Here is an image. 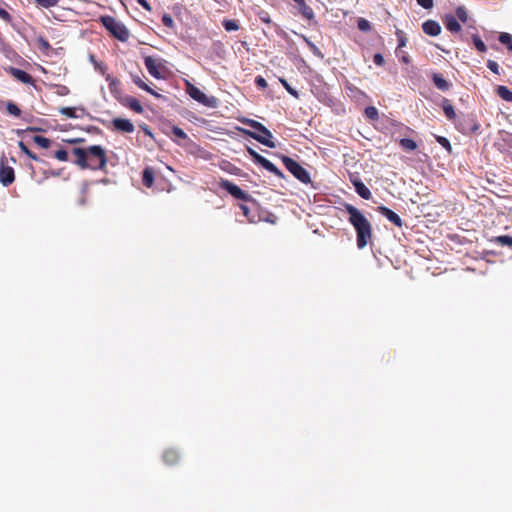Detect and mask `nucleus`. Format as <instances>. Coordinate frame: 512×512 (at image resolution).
I'll use <instances>...</instances> for the list:
<instances>
[{
  "instance_id": "obj_27",
  "label": "nucleus",
  "mask_w": 512,
  "mask_h": 512,
  "mask_svg": "<svg viewBox=\"0 0 512 512\" xmlns=\"http://www.w3.org/2000/svg\"><path fill=\"white\" fill-rule=\"evenodd\" d=\"M18 147L21 152L27 155L30 159L34 161H41V159L35 153H33L23 141L18 142Z\"/></svg>"
},
{
  "instance_id": "obj_1",
  "label": "nucleus",
  "mask_w": 512,
  "mask_h": 512,
  "mask_svg": "<svg viewBox=\"0 0 512 512\" xmlns=\"http://www.w3.org/2000/svg\"><path fill=\"white\" fill-rule=\"evenodd\" d=\"M74 163L81 169L103 170L107 165L106 151L100 145H93L87 149L74 148Z\"/></svg>"
},
{
  "instance_id": "obj_47",
  "label": "nucleus",
  "mask_w": 512,
  "mask_h": 512,
  "mask_svg": "<svg viewBox=\"0 0 512 512\" xmlns=\"http://www.w3.org/2000/svg\"><path fill=\"white\" fill-rule=\"evenodd\" d=\"M373 61L378 66H383L385 64V60L382 54L376 53L373 57Z\"/></svg>"
},
{
  "instance_id": "obj_44",
  "label": "nucleus",
  "mask_w": 512,
  "mask_h": 512,
  "mask_svg": "<svg viewBox=\"0 0 512 512\" xmlns=\"http://www.w3.org/2000/svg\"><path fill=\"white\" fill-rule=\"evenodd\" d=\"M487 67L495 74L499 75V65L497 62L493 61V60H488L487 61Z\"/></svg>"
},
{
  "instance_id": "obj_11",
  "label": "nucleus",
  "mask_w": 512,
  "mask_h": 512,
  "mask_svg": "<svg viewBox=\"0 0 512 512\" xmlns=\"http://www.w3.org/2000/svg\"><path fill=\"white\" fill-rule=\"evenodd\" d=\"M144 64L151 76H153L156 79L162 78V64L159 62L158 59L152 56H147L144 59Z\"/></svg>"
},
{
  "instance_id": "obj_12",
  "label": "nucleus",
  "mask_w": 512,
  "mask_h": 512,
  "mask_svg": "<svg viewBox=\"0 0 512 512\" xmlns=\"http://www.w3.org/2000/svg\"><path fill=\"white\" fill-rule=\"evenodd\" d=\"M377 211L381 215L386 217L390 222H392L397 227L401 228L403 226V221L400 218V216L398 214H396L394 211H392L391 209H389L388 207H386V206H379L377 208Z\"/></svg>"
},
{
  "instance_id": "obj_35",
  "label": "nucleus",
  "mask_w": 512,
  "mask_h": 512,
  "mask_svg": "<svg viewBox=\"0 0 512 512\" xmlns=\"http://www.w3.org/2000/svg\"><path fill=\"white\" fill-rule=\"evenodd\" d=\"M6 110L9 114L13 116L19 117L21 115L20 108L12 102L7 103Z\"/></svg>"
},
{
  "instance_id": "obj_17",
  "label": "nucleus",
  "mask_w": 512,
  "mask_h": 512,
  "mask_svg": "<svg viewBox=\"0 0 512 512\" xmlns=\"http://www.w3.org/2000/svg\"><path fill=\"white\" fill-rule=\"evenodd\" d=\"M162 459L167 465H175L180 460V454L176 449L169 448L164 451Z\"/></svg>"
},
{
  "instance_id": "obj_58",
  "label": "nucleus",
  "mask_w": 512,
  "mask_h": 512,
  "mask_svg": "<svg viewBox=\"0 0 512 512\" xmlns=\"http://www.w3.org/2000/svg\"><path fill=\"white\" fill-rule=\"evenodd\" d=\"M507 144L510 148H512V135H510L509 139L507 140Z\"/></svg>"
},
{
  "instance_id": "obj_56",
  "label": "nucleus",
  "mask_w": 512,
  "mask_h": 512,
  "mask_svg": "<svg viewBox=\"0 0 512 512\" xmlns=\"http://www.w3.org/2000/svg\"><path fill=\"white\" fill-rule=\"evenodd\" d=\"M401 61L407 64V63H409V57L404 55L401 57Z\"/></svg>"
},
{
  "instance_id": "obj_45",
  "label": "nucleus",
  "mask_w": 512,
  "mask_h": 512,
  "mask_svg": "<svg viewBox=\"0 0 512 512\" xmlns=\"http://www.w3.org/2000/svg\"><path fill=\"white\" fill-rule=\"evenodd\" d=\"M417 4L424 9H431L433 7V0H416Z\"/></svg>"
},
{
  "instance_id": "obj_33",
  "label": "nucleus",
  "mask_w": 512,
  "mask_h": 512,
  "mask_svg": "<svg viewBox=\"0 0 512 512\" xmlns=\"http://www.w3.org/2000/svg\"><path fill=\"white\" fill-rule=\"evenodd\" d=\"M365 116L370 120H377L379 118L378 110L374 106H368L364 111Z\"/></svg>"
},
{
  "instance_id": "obj_39",
  "label": "nucleus",
  "mask_w": 512,
  "mask_h": 512,
  "mask_svg": "<svg viewBox=\"0 0 512 512\" xmlns=\"http://www.w3.org/2000/svg\"><path fill=\"white\" fill-rule=\"evenodd\" d=\"M60 112L68 118H77L76 110L73 107H63Z\"/></svg>"
},
{
  "instance_id": "obj_14",
  "label": "nucleus",
  "mask_w": 512,
  "mask_h": 512,
  "mask_svg": "<svg viewBox=\"0 0 512 512\" xmlns=\"http://www.w3.org/2000/svg\"><path fill=\"white\" fill-rule=\"evenodd\" d=\"M422 30L426 35L435 37L441 33V26L437 21L429 19L422 24Z\"/></svg>"
},
{
  "instance_id": "obj_24",
  "label": "nucleus",
  "mask_w": 512,
  "mask_h": 512,
  "mask_svg": "<svg viewBox=\"0 0 512 512\" xmlns=\"http://www.w3.org/2000/svg\"><path fill=\"white\" fill-rule=\"evenodd\" d=\"M106 80L108 81V86H109V90L111 92V94H113L115 97L118 96V94L120 93V81L114 77H112L111 75H108L106 77Z\"/></svg>"
},
{
  "instance_id": "obj_8",
  "label": "nucleus",
  "mask_w": 512,
  "mask_h": 512,
  "mask_svg": "<svg viewBox=\"0 0 512 512\" xmlns=\"http://www.w3.org/2000/svg\"><path fill=\"white\" fill-rule=\"evenodd\" d=\"M15 181V171L13 167L7 163V158L2 156L0 158V183L8 187Z\"/></svg>"
},
{
  "instance_id": "obj_57",
  "label": "nucleus",
  "mask_w": 512,
  "mask_h": 512,
  "mask_svg": "<svg viewBox=\"0 0 512 512\" xmlns=\"http://www.w3.org/2000/svg\"><path fill=\"white\" fill-rule=\"evenodd\" d=\"M143 130H144V132H145V134H146V135H149V136H151V135H152V133H151V131L149 130V128H148V127H144V128H143Z\"/></svg>"
},
{
  "instance_id": "obj_36",
  "label": "nucleus",
  "mask_w": 512,
  "mask_h": 512,
  "mask_svg": "<svg viewBox=\"0 0 512 512\" xmlns=\"http://www.w3.org/2000/svg\"><path fill=\"white\" fill-rule=\"evenodd\" d=\"M396 36H397V40H398V49L406 46L407 44V38L405 36V33L400 30V29H397L396 32H395Z\"/></svg>"
},
{
  "instance_id": "obj_23",
  "label": "nucleus",
  "mask_w": 512,
  "mask_h": 512,
  "mask_svg": "<svg viewBox=\"0 0 512 512\" xmlns=\"http://www.w3.org/2000/svg\"><path fill=\"white\" fill-rule=\"evenodd\" d=\"M442 108H443L444 114L447 119L455 120L456 113H455L453 105L451 104V102L448 99H443Z\"/></svg>"
},
{
  "instance_id": "obj_40",
  "label": "nucleus",
  "mask_w": 512,
  "mask_h": 512,
  "mask_svg": "<svg viewBox=\"0 0 512 512\" xmlns=\"http://www.w3.org/2000/svg\"><path fill=\"white\" fill-rule=\"evenodd\" d=\"M162 23L164 26L168 27V28H174L175 26V23H174V20L172 18V16L170 14H167L165 13L163 16H162Z\"/></svg>"
},
{
  "instance_id": "obj_28",
  "label": "nucleus",
  "mask_w": 512,
  "mask_h": 512,
  "mask_svg": "<svg viewBox=\"0 0 512 512\" xmlns=\"http://www.w3.org/2000/svg\"><path fill=\"white\" fill-rule=\"evenodd\" d=\"M222 25L225 28V30L228 32L237 31L240 28L238 21L233 20V19H224L222 21Z\"/></svg>"
},
{
  "instance_id": "obj_13",
  "label": "nucleus",
  "mask_w": 512,
  "mask_h": 512,
  "mask_svg": "<svg viewBox=\"0 0 512 512\" xmlns=\"http://www.w3.org/2000/svg\"><path fill=\"white\" fill-rule=\"evenodd\" d=\"M112 124L116 130L124 133H132L135 129L133 123L124 118H114Z\"/></svg>"
},
{
  "instance_id": "obj_21",
  "label": "nucleus",
  "mask_w": 512,
  "mask_h": 512,
  "mask_svg": "<svg viewBox=\"0 0 512 512\" xmlns=\"http://www.w3.org/2000/svg\"><path fill=\"white\" fill-rule=\"evenodd\" d=\"M154 171L150 167H146L142 173V183L145 187L151 188L154 184Z\"/></svg>"
},
{
  "instance_id": "obj_55",
  "label": "nucleus",
  "mask_w": 512,
  "mask_h": 512,
  "mask_svg": "<svg viewBox=\"0 0 512 512\" xmlns=\"http://www.w3.org/2000/svg\"><path fill=\"white\" fill-rule=\"evenodd\" d=\"M41 129L37 128V127H28L25 131H28V132H36V131H40Z\"/></svg>"
},
{
  "instance_id": "obj_30",
  "label": "nucleus",
  "mask_w": 512,
  "mask_h": 512,
  "mask_svg": "<svg viewBox=\"0 0 512 512\" xmlns=\"http://www.w3.org/2000/svg\"><path fill=\"white\" fill-rule=\"evenodd\" d=\"M472 41H473V44H474L475 48L479 52H481V53L486 52L487 47H486L485 43L482 41V39L478 35L473 34L472 35Z\"/></svg>"
},
{
  "instance_id": "obj_26",
  "label": "nucleus",
  "mask_w": 512,
  "mask_h": 512,
  "mask_svg": "<svg viewBox=\"0 0 512 512\" xmlns=\"http://www.w3.org/2000/svg\"><path fill=\"white\" fill-rule=\"evenodd\" d=\"M399 145L401 146V148L403 150L408 151V152L414 151L418 147L417 143L413 139H409V138L400 139Z\"/></svg>"
},
{
  "instance_id": "obj_18",
  "label": "nucleus",
  "mask_w": 512,
  "mask_h": 512,
  "mask_svg": "<svg viewBox=\"0 0 512 512\" xmlns=\"http://www.w3.org/2000/svg\"><path fill=\"white\" fill-rule=\"evenodd\" d=\"M432 81L434 85L441 91H448L451 87V84L443 77L442 74L433 73Z\"/></svg>"
},
{
  "instance_id": "obj_7",
  "label": "nucleus",
  "mask_w": 512,
  "mask_h": 512,
  "mask_svg": "<svg viewBox=\"0 0 512 512\" xmlns=\"http://www.w3.org/2000/svg\"><path fill=\"white\" fill-rule=\"evenodd\" d=\"M247 151H248L249 155L253 158V161L255 163L261 165L267 171H269L270 173H272L273 175H275L279 178L284 177V174L276 165H274L271 161H269L268 159H266L265 157L260 155L254 149H252L251 147H247Z\"/></svg>"
},
{
  "instance_id": "obj_32",
  "label": "nucleus",
  "mask_w": 512,
  "mask_h": 512,
  "mask_svg": "<svg viewBox=\"0 0 512 512\" xmlns=\"http://www.w3.org/2000/svg\"><path fill=\"white\" fill-rule=\"evenodd\" d=\"M498 40L501 44L506 45L508 49L512 45V36L507 32H501L498 36Z\"/></svg>"
},
{
  "instance_id": "obj_19",
  "label": "nucleus",
  "mask_w": 512,
  "mask_h": 512,
  "mask_svg": "<svg viewBox=\"0 0 512 512\" xmlns=\"http://www.w3.org/2000/svg\"><path fill=\"white\" fill-rule=\"evenodd\" d=\"M123 104L138 114L143 113V107H142L141 103L139 102V100L136 99L135 97L127 96L123 100Z\"/></svg>"
},
{
  "instance_id": "obj_9",
  "label": "nucleus",
  "mask_w": 512,
  "mask_h": 512,
  "mask_svg": "<svg viewBox=\"0 0 512 512\" xmlns=\"http://www.w3.org/2000/svg\"><path fill=\"white\" fill-rule=\"evenodd\" d=\"M219 186L229 192L236 199L243 201H248L251 199V196L247 192L243 191L240 187L227 179H221Z\"/></svg>"
},
{
  "instance_id": "obj_16",
  "label": "nucleus",
  "mask_w": 512,
  "mask_h": 512,
  "mask_svg": "<svg viewBox=\"0 0 512 512\" xmlns=\"http://www.w3.org/2000/svg\"><path fill=\"white\" fill-rule=\"evenodd\" d=\"M443 23L448 31L451 33H458L461 31V25L457 18L452 14L445 15Z\"/></svg>"
},
{
  "instance_id": "obj_48",
  "label": "nucleus",
  "mask_w": 512,
  "mask_h": 512,
  "mask_svg": "<svg viewBox=\"0 0 512 512\" xmlns=\"http://www.w3.org/2000/svg\"><path fill=\"white\" fill-rule=\"evenodd\" d=\"M259 18L262 22L264 23H267V24H270L271 23V19H270V16L269 14L266 12V11H261L259 13Z\"/></svg>"
},
{
  "instance_id": "obj_4",
  "label": "nucleus",
  "mask_w": 512,
  "mask_h": 512,
  "mask_svg": "<svg viewBox=\"0 0 512 512\" xmlns=\"http://www.w3.org/2000/svg\"><path fill=\"white\" fill-rule=\"evenodd\" d=\"M99 22L103 25V27L109 32V34L113 38L121 42H127L129 40V29L115 17L103 15L99 17Z\"/></svg>"
},
{
  "instance_id": "obj_5",
  "label": "nucleus",
  "mask_w": 512,
  "mask_h": 512,
  "mask_svg": "<svg viewBox=\"0 0 512 512\" xmlns=\"http://www.w3.org/2000/svg\"><path fill=\"white\" fill-rule=\"evenodd\" d=\"M282 162L286 169L300 182H302L303 184L311 183L309 172L303 166H301L296 160L288 156H283Z\"/></svg>"
},
{
  "instance_id": "obj_15",
  "label": "nucleus",
  "mask_w": 512,
  "mask_h": 512,
  "mask_svg": "<svg viewBox=\"0 0 512 512\" xmlns=\"http://www.w3.org/2000/svg\"><path fill=\"white\" fill-rule=\"evenodd\" d=\"M351 182L361 198L369 200L372 197L371 191L360 179H351Z\"/></svg>"
},
{
  "instance_id": "obj_53",
  "label": "nucleus",
  "mask_w": 512,
  "mask_h": 512,
  "mask_svg": "<svg viewBox=\"0 0 512 512\" xmlns=\"http://www.w3.org/2000/svg\"><path fill=\"white\" fill-rule=\"evenodd\" d=\"M39 42L41 43L43 48H45V49L51 48V46L47 40L40 38Z\"/></svg>"
},
{
  "instance_id": "obj_49",
  "label": "nucleus",
  "mask_w": 512,
  "mask_h": 512,
  "mask_svg": "<svg viewBox=\"0 0 512 512\" xmlns=\"http://www.w3.org/2000/svg\"><path fill=\"white\" fill-rule=\"evenodd\" d=\"M306 43L308 44V46L310 47V49L313 51L314 54L316 55H321L319 49L317 48V46L312 43L311 41H309L306 37H304Z\"/></svg>"
},
{
  "instance_id": "obj_52",
  "label": "nucleus",
  "mask_w": 512,
  "mask_h": 512,
  "mask_svg": "<svg viewBox=\"0 0 512 512\" xmlns=\"http://www.w3.org/2000/svg\"><path fill=\"white\" fill-rule=\"evenodd\" d=\"M137 1L145 10H147V11L152 10L150 4L146 0H137Z\"/></svg>"
},
{
  "instance_id": "obj_29",
  "label": "nucleus",
  "mask_w": 512,
  "mask_h": 512,
  "mask_svg": "<svg viewBox=\"0 0 512 512\" xmlns=\"http://www.w3.org/2000/svg\"><path fill=\"white\" fill-rule=\"evenodd\" d=\"M33 142L43 149H47L51 145L50 139L43 137V136H39V135H36L33 137Z\"/></svg>"
},
{
  "instance_id": "obj_2",
  "label": "nucleus",
  "mask_w": 512,
  "mask_h": 512,
  "mask_svg": "<svg viewBox=\"0 0 512 512\" xmlns=\"http://www.w3.org/2000/svg\"><path fill=\"white\" fill-rule=\"evenodd\" d=\"M346 212L349 214L348 221L356 231V242L359 249L367 246L372 238V226L369 220L361 213V211L353 205L345 206Z\"/></svg>"
},
{
  "instance_id": "obj_54",
  "label": "nucleus",
  "mask_w": 512,
  "mask_h": 512,
  "mask_svg": "<svg viewBox=\"0 0 512 512\" xmlns=\"http://www.w3.org/2000/svg\"><path fill=\"white\" fill-rule=\"evenodd\" d=\"M68 143H80V142H84V139L82 138H75V139H70V140H67Z\"/></svg>"
},
{
  "instance_id": "obj_42",
  "label": "nucleus",
  "mask_w": 512,
  "mask_h": 512,
  "mask_svg": "<svg viewBox=\"0 0 512 512\" xmlns=\"http://www.w3.org/2000/svg\"><path fill=\"white\" fill-rule=\"evenodd\" d=\"M357 26L361 31H368L370 29V23L364 18H360L357 22Z\"/></svg>"
},
{
  "instance_id": "obj_31",
  "label": "nucleus",
  "mask_w": 512,
  "mask_h": 512,
  "mask_svg": "<svg viewBox=\"0 0 512 512\" xmlns=\"http://www.w3.org/2000/svg\"><path fill=\"white\" fill-rule=\"evenodd\" d=\"M456 15H454L457 20H460L462 23H466L468 21V13L464 6H459L456 8Z\"/></svg>"
},
{
  "instance_id": "obj_3",
  "label": "nucleus",
  "mask_w": 512,
  "mask_h": 512,
  "mask_svg": "<svg viewBox=\"0 0 512 512\" xmlns=\"http://www.w3.org/2000/svg\"><path fill=\"white\" fill-rule=\"evenodd\" d=\"M241 122L255 130L241 129L244 134L269 148L276 147L272 133L262 123L248 118L242 119Z\"/></svg>"
},
{
  "instance_id": "obj_25",
  "label": "nucleus",
  "mask_w": 512,
  "mask_h": 512,
  "mask_svg": "<svg viewBox=\"0 0 512 512\" xmlns=\"http://www.w3.org/2000/svg\"><path fill=\"white\" fill-rule=\"evenodd\" d=\"M496 93L502 100L512 102V91L508 87L499 85L496 88Z\"/></svg>"
},
{
  "instance_id": "obj_10",
  "label": "nucleus",
  "mask_w": 512,
  "mask_h": 512,
  "mask_svg": "<svg viewBox=\"0 0 512 512\" xmlns=\"http://www.w3.org/2000/svg\"><path fill=\"white\" fill-rule=\"evenodd\" d=\"M295 2V8L297 9V14H299L303 19L309 22V24H317L315 20V14L313 9L306 3V0H293Z\"/></svg>"
},
{
  "instance_id": "obj_41",
  "label": "nucleus",
  "mask_w": 512,
  "mask_h": 512,
  "mask_svg": "<svg viewBox=\"0 0 512 512\" xmlns=\"http://www.w3.org/2000/svg\"><path fill=\"white\" fill-rule=\"evenodd\" d=\"M54 157L59 161H67L68 160V153L64 149H59L55 152Z\"/></svg>"
},
{
  "instance_id": "obj_51",
  "label": "nucleus",
  "mask_w": 512,
  "mask_h": 512,
  "mask_svg": "<svg viewBox=\"0 0 512 512\" xmlns=\"http://www.w3.org/2000/svg\"><path fill=\"white\" fill-rule=\"evenodd\" d=\"M0 18L5 20V21H10L11 20V16L10 14L3 8H0Z\"/></svg>"
},
{
  "instance_id": "obj_34",
  "label": "nucleus",
  "mask_w": 512,
  "mask_h": 512,
  "mask_svg": "<svg viewBox=\"0 0 512 512\" xmlns=\"http://www.w3.org/2000/svg\"><path fill=\"white\" fill-rule=\"evenodd\" d=\"M497 244L501 246H509L512 247V236L509 235H501L495 238L494 240Z\"/></svg>"
},
{
  "instance_id": "obj_46",
  "label": "nucleus",
  "mask_w": 512,
  "mask_h": 512,
  "mask_svg": "<svg viewBox=\"0 0 512 512\" xmlns=\"http://www.w3.org/2000/svg\"><path fill=\"white\" fill-rule=\"evenodd\" d=\"M255 84L257 87L262 89H265L268 86L267 81L262 76H257L255 78Z\"/></svg>"
},
{
  "instance_id": "obj_59",
  "label": "nucleus",
  "mask_w": 512,
  "mask_h": 512,
  "mask_svg": "<svg viewBox=\"0 0 512 512\" xmlns=\"http://www.w3.org/2000/svg\"><path fill=\"white\" fill-rule=\"evenodd\" d=\"M24 132H25V130H17V134H18V135H21V134H23Z\"/></svg>"
},
{
  "instance_id": "obj_43",
  "label": "nucleus",
  "mask_w": 512,
  "mask_h": 512,
  "mask_svg": "<svg viewBox=\"0 0 512 512\" xmlns=\"http://www.w3.org/2000/svg\"><path fill=\"white\" fill-rule=\"evenodd\" d=\"M172 133L178 137V138H181V139H186L187 138V134L183 131V129H181L180 127H177V126H174L172 128Z\"/></svg>"
},
{
  "instance_id": "obj_20",
  "label": "nucleus",
  "mask_w": 512,
  "mask_h": 512,
  "mask_svg": "<svg viewBox=\"0 0 512 512\" xmlns=\"http://www.w3.org/2000/svg\"><path fill=\"white\" fill-rule=\"evenodd\" d=\"M13 76L24 84H32L34 82L33 77L24 70L12 68Z\"/></svg>"
},
{
  "instance_id": "obj_38",
  "label": "nucleus",
  "mask_w": 512,
  "mask_h": 512,
  "mask_svg": "<svg viewBox=\"0 0 512 512\" xmlns=\"http://www.w3.org/2000/svg\"><path fill=\"white\" fill-rule=\"evenodd\" d=\"M436 141L445 148L449 153L452 151V146L449 142V140L446 137L443 136H436Z\"/></svg>"
},
{
  "instance_id": "obj_37",
  "label": "nucleus",
  "mask_w": 512,
  "mask_h": 512,
  "mask_svg": "<svg viewBox=\"0 0 512 512\" xmlns=\"http://www.w3.org/2000/svg\"><path fill=\"white\" fill-rule=\"evenodd\" d=\"M279 80H280L281 84L283 85V87L286 89V91H287L290 95H292V96H293V97H295V98H299V93H298V91H296L295 89H293V88L289 85V83H288L284 78H280Z\"/></svg>"
},
{
  "instance_id": "obj_50",
  "label": "nucleus",
  "mask_w": 512,
  "mask_h": 512,
  "mask_svg": "<svg viewBox=\"0 0 512 512\" xmlns=\"http://www.w3.org/2000/svg\"><path fill=\"white\" fill-rule=\"evenodd\" d=\"M240 209L242 210L243 212V215L249 220V221H252V219L250 218V209L247 205L245 204H241L240 205Z\"/></svg>"
},
{
  "instance_id": "obj_6",
  "label": "nucleus",
  "mask_w": 512,
  "mask_h": 512,
  "mask_svg": "<svg viewBox=\"0 0 512 512\" xmlns=\"http://www.w3.org/2000/svg\"><path fill=\"white\" fill-rule=\"evenodd\" d=\"M186 92L193 100L206 107L215 108L217 106V99L214 96H207L190 82H186Z\"/></svg>"
},
{
  "instance_id": "obj_22",
  "label": "nucleus",
  "mask_w": 512,
  "mask_h": 512,
  "mask_svg": "<svg viewBox=\"0 0 512 512\" xmlns=\"http://www.w3.org/2000/svg\"><path fill=\"white\" fill-rule=\"evenodd\" d=\"M133 82L141 89L150 93L156 98H163V96L156 91H154L150 86H148L139 76H133Z\"/></svg>"
}]
</instances>
